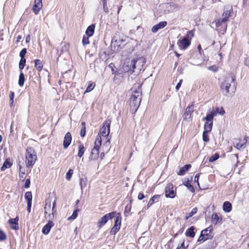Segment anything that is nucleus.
Masks as SVG:
<instances>
[{
  "label": "nucleus",
  "mask_w": 249,
  "mask_h": 249,
  "mask_svg": "<svg viewBox=\"0 0 249 249\" xmlns=\"http://www.w3.org/2000/svg\"><path fill=\"white\" fill-rule=\"evenodd\" d=\"M18 221V217L15 218H10L8 222L11 229L15 230H17L19 229Z\"/></svg>",
  "instance_id": "nucleus-19"
},
{
  "label": "nucleus",
  "mask_w": 249,
  "mask_h": 249,
  "mask_svg": "<svg viewBox=\"0 0 249 249\" xmlns=\"http://www.w3.org/2000/svg\"><path fill=\"white\" fill-rule=\"evenodd\" d=\"M85 151V148L84 146V145L82 143H80L78 145V156L79 158H81Z\"/></svg>",
  "instance_id": "nucleus-28"
},
{
  "label": "nucleus",
  "mask_w": 249,
  "mask_h": 249,
  "mask_svg": "<svg viewBox=\"0 0 249 249\" xmlns=\"http://www.w3.org/2000/svg\"><path fill=\"white\" fill-rule=\"evenodd\" d=\"M243 4L246 6H249V0H243Z\"/></svg>",
  "instance_id": "nucleus-64"
},
{
  "label": "nucleus",
  "mask_w": 249,
  "mask_h": 249,
  "mask_svg": "<svg viewBox=\"0 0 249 249\" xmlns=\"http://www.w3.org/2000/svg\"><path fill=\"white\" fill-rule=\"evenodd\" d=\"M177 249H185L184 247V241L181 243L180 246H178Z\"/></svg>",
  "instance_id": "nucleus-62"
},
{
  "label": "nucleus",
  "mask_w": 249,
  "mask_h": 249,
  "mask_svg": "<svg viewBox=\"0 0 249 249\" xmlns=\"http://www.w3.org/2000/svg\"><path fill=\"white\" fill-rule=\"evenodd\" d=\"M195 229V227L191 226L190 228H189L186 231L185 234L187 236H190L192 238L194 237L195 236V232H194V230Z\"/></svg>",
  "instance_id": "nucleus-26"
},
{
  "label": "nucleus",
  "mask_w": 249,
  "mask_h": 249,
  "mask_svg": "<svg viewBox=\"0 0 249 249\" xmlns=\"http://www.w3.org/2000/svg\"><path fill=\"white\" fill-rule=\"evenodd\" d=\"M141 101V96H140V92L136 93L135 95H131L130 99V106L132 111L135 112L140 106Z\"/></svg>",
  "instance_id": "nucleus-4"
},
{
  "label": "nucleus",
  "mask_w": 249,
  "mask_h": 249,
  "mask_svg": "<svg viewBox=\"0 0 249 249\" xmlns=\"http://www.w3.org/2000/svg\"><path fill=\"white\" fill-rule=\"evenodd\" d=\"M24 81H25L24 75L22 71H21L19 74V80H18V85L20 87H22L23 86Z\"/></svg>",
  "instance_id": "nucleus-34"
},
{
  "label": "nucleus",
  "mask_w": 249,
  "mask_h": 249,
  "mask_svg": "<svg viewBox=\"0 0 249 249\" xmlns=\"http://www.w3.org/2000/svg\"><path fill=\"white\" fill-rule=\"evenodd\" d=\"M194 36V32L193 31L191 30V31H189V32H188V33H187V37L189 39V37L190 38L189 39V40H191L192 38Z\"/></svg>",
  "instance_id": "nucleus-55"
},
{
  "label": "nucleus",
  "mask_w": 249,
  "mask_h": 249,
  "mask_svg": "<svg viewBox=\"0 0 249 249\" xmlns=\"http://www.w3.org/2000/svg\"><path fill=\"white\" fill-rule=\"evenodd\" d=\"M208 69L209 71H212L213 72H216L218 70V68L215 65H213L209 67L208 68Z\"/></svg>",
  "instance_id": "nucleus-54"
},
{
  "label": "nucleus",
  "mask_w": 249,
  "mask_h": 249,
  "mask_svg": "<svg viewBox=\"0 0 249 249\" xmlns=\"http://www.w3.org/2000/svg\"><path fill=\"white\" fill-rule=\"evenodd\" d=\"M43 0H34V5L32 8V10L35 15H38L40 10L43 7Z\"/></svg>",
  "instance_id": "nucleus-12"
},
{
  "label": "nucleus",
  "mask_w": 249,
  "mask_h": 249,
  "mask_svg": "<svg viewBox=\"0 0 249 249\" xmlns=\"http://www.w3.org/2000/svg\"><path fill=\"white\" fill-rule=\"evenodd\" d=\"M26 63V59L25 58H21L19 63V69L20 71L23 69Z\"/></svg>",
  "instance_id": "nucleus-40"
},
{
  "label": "nucleus",
  "mask_w": 249,
  "mask_h": 249,
  "mask_svg": "<svg viewBox=\"0 0 249 249\" xmlns=\"http://www.w3.org/2000/svg\"><path fill=\"white\" fill-rule=\"evenodd\" d=\"M219 107H216L214 111L211 113L207 114L205 117L203 118V120L206 121V122H213V117L216 116L218 113L223 115L225 113V110L222 107L220 108V112H218Z\"/></svg>",
  "instance_id": "nucleus-6"
},
{
  "label": "nucleus",
  "mask_w": 249,
  "mask_h": 249,
  "mask_svg": "<svg viewBox=\"0 0 249 249\" xmlns=\"http://www.w3.org/2000/svg\"><path fill=\"white\" fill-rule=\"evenodd\" d=\"M141 87H142V85L139 83L134 84L131 89L132 95H135L136 92H140V96H141V95H142Z\"/></svg>",
  "instance_id": "nucleus-22"
},
{
  "label": "nucleus",
  "mask_w": 249,
  "mask_h": 249,
  "mask_svg": "<svg viewBox=\"0 0 249 249\" xmlns=\"http://www.w3.org/2000/svg\"><path fill=\"white\" fill-rule=\"evenodd\" d=\"M123 45H124V40L120 38H113L111 41V46L112 48L114 49V51H118L122 48Z\"/></svg>",
  "instance_id": "nucleus-10"
},
{
  "label": "nucleus",
  "mask_w": 249,
  "mask_h": 249,
  "mask_svg": "<svg viewBox=\"0 0 249 249\" xmlns=\"http://www.w3.org/2000/svg\"><path fill=\"white\" fill-rule=\"evenodd\" d=\"M71 140L72 137L71 134L70 132H67L65 135L63 141L64 148H67L69 147L71 142Z\"/></svg>",
  "instance_id": "nucleus-17"
},
{
  "label": "nucleus",
  "mask_w": 249,
  "mask_h": 249,
  "mask_svg": "<svg viewBox=\"0 0 249 249\" xmlns=\"http://www.w3.org/2000/svg\"><path fill=\"white\" fill-rule=\"evenodd\" d=\"M34 61L36 68L38 71H41L43 68V64L41 60L39 59H35Z\"/></svg>",
  "instance_id": "nucleus-30"
},
{
  "label": "nucleus",
  "mask_w": 249,
  "mask_h": 249,
  "mask_svg": "<svg viewBox=\"0 0 249 249\" xmlns=\"http://www.w3.org/2000/svg\"><path fill=\"white\" fill-rule=\"evenodd\" d=\"M81 125H82V128L81 129V132H80V136L82 137H85V135H86V124L85 122H82L81 123Z\"/></svg>",
  "instance_id": "nucleus-36"
},
{
  "label": "nucleus",
  "mask_w": 249,
  "mask_h": 249,
  "mask_svg": "<svg viewBox=\"0 0 249 249\" xmlns=\"http://www.w3.org/2000/svg\"><path fill=\"white\" fill-rule=\"evenodd\" d=\"M232 12V8L231 6H228L225 7L224 12H223L222 16L223 21H225L226 22L228 20V18L231 16V14Z\"/></svg>",
  "instance_id": "nucleus-15"
},
{
  "label": "nucleus",
  "mask_w": 249,
  "mask_h": 249,
  "mask_svg": "<svg viewBox=\"0 0 249 249\" xmlns=\"http://www.w3.org/2000/svg\"><path fill=\"white\" fill-rule=\"evenodd\" d=\"M204 236H205L204 234H202V232H201V234L199 236L198 240H197V242H199V241H201L202 240H203V241H206V240L208 239L209 238V237L206 238H204Z\"/></svg>",
  "instance_id": "nucleus-53"
},
{
  "label": "nucleus",
  "mask_w": 249,
  "mask_h": 249,
  "mask_svg": "<svg viewBox=\"0 0 249 249\" xmlns=\"http://www.w3.org/2000/svg\"><path fill=\"white\" fill-rule=\"evenodd\" d=\"M79 209H76L75 210V211H73L72 215L68 218V219L69 220H73L74 219H75L77 217V213H78V212H79Z\"/></svg>",
  "instance_id": "nucleus-43"
},
{
  "label": "nucleus",
  "mask_w": 249,
  "mask_h": 249,
  "mask_svg": "<svg viewBox=\"0 0 249 249\" xmlns=\"http://www.w3.org/2000/svg\"><path fill=\"white\" fill-rule=\"evenodd\" d=\"M135 63L132 61V60L128 59L126 60L123 66V71L125 72H130L132 73L135 71L134 67Z\"/></svg>",
  "instance_id": "nucleus-7"
},
{
  "label": "nucleus",
  "mask_w": 249,
  "mask_h": 249,
  "mask_svg": "<svg viewBox=\"0 0 249 249\" xmlns=\"http://www.w3.org/2000/svg\"><path fill=\"white\" fill-rule=\"evenodd\" d=\"M55 204H56V200L55 199L53 202V207L52 208V213H49V214H48V217H49V219H53V217H54L53 213L55 212V211L54 209Z\"/></svg>",
  "instance_id": "nucleus-37"
},
{
  "label": "nucleus",
  "mask_w": 249,
  "mask_h": 249,
  "mask_svg": "<svg viewBox=\"0 0 249 249\" xmlns=\"http://www.w3.org/2000/svg\"><path fill=\"white\" fill-rule=\"evenodd\" d=\"M102 138L100 135H97L95 141L94 146L91 152L89 158L92 160L97 159L99 157V150L101 145Z\"/></svg>",
  "instance_id": "nucleus-5"
},
{
  "label": "nucleus",
  "mask_w": 249,
  "mask_h": 249,
  "mask_svg": "<svg viewBox=\"0 0 249 249\" xmlns=\"http://www.w3.org/2000/svg\"><path fill=\"white\" fill-rule=\"evenodd\" d=\"M248 140V137L246 136L244 138L243 140H240V142L236 143L234 146L238 150H240L241 148H244Z\"/></svg>",
  "instance_id": "nucleus-21"
},
{
  "label": "nucleus",
  "mask_w": 249,
  "mask_h": 249,
  "mask_svg": "<svg viewBox=\"0 0 249 249\" xmlns=\"http://www.w3.org/2000/svg\"><path fill=\"white\" fill-rule=\"evenodd\" d=\"M177 44L180 49L185 50L191 44V40L187 37H184L182 39L178 40Z\"/></svg>",
  "instance_id": "nucleus-9"
},
{
  "label": "nucleus",
  "mask_w": 249,
  "mask_h": 249,
  "mask_svg": "<svg viewBox=\"0 0 249 249\" xmlns=\"http://www.w3.org/2000/svg\"><path fill=\"white\" fill-rule=\"evenodd\" d=\"M103 3V7L104 11L107 14L109 12V9L107 5V0H103L101 1Z\"/></svg>",
  "instance_id": "nucleus-38"
},
{
  "label": "nucleus",
  "mask_w": 249,
  "mask_h": 249,
  "mask_svg": "<svg viewBox=\"0 0 249 249\" xmlns=\"http://www.w3.org/2000/svg\"><path fill=\"white\" fill-rule=\"evenodd\" d=\"M73 173V171L72 169H69L68 172L66 175V178L68 180H70L72 177V175Z\"/></svg>",
  "instance_id": "nucleus-42"
},
{
  "label": "nucleus",
  "mask_w": 249,
  "mask_h": 249,
  "mask_svg": "<svg viewBox=\"0 0 249 249\" xmlns=\"http://www.w3.org/2000/svg\"><path fill=\"white\" fill-rule=\"evenodd\" d=\"M52 219H49L48 223L45 225L42 228V232L43 234L47 235L48 234L51 228L54 226V223L52 221Z\"/></svg>",
  "instance_id": "nucleus-16"
},
{
  "label": "nucleus",
  "mask_w": 249,
  "mask_h": 249,
  "mask_svg": "<svg viewBox=\"0 0 249 249\" xmlns=\"http://www.w3.org/2000/svg\"><path fill=\"white\" fill-rule=\"evenodd\" d=\"M166 21H161L158 24L154 25L152 28V31L153 33H156L159 30L163 28L167 25Z\"/></svg>",
  "instance_id": "nucleus-20"
},
{
  "label": "nucleus",
  "mask_w": 249,
  "mask_h": 249,
  "mask_svg": "<svg viewBox=\"0 0 249 249\" xmlns=\"http://www.w3.org/2000/svg\"><path fill=\"white\" fill-rule=\"evenodd\" d=\"M121 224V217L120 216V215H118L116 217L114 225H116V226H117V227H120Z\"/></svg>",
  "instance_id": "nucleus-44"
},
{
  "label": "nucleus",
  "mask_w": 249,
  "mask_h": 249,
  "mask_svg": "<svg viewBox=\"0 0 249 249\" xmlns=\"http://www.w3.org/2000/svg\"><path fill=\"white\" fill-rule=\"evenodd\" d=\"M89 36H84L83 37V39H82V43L84 45H87L89 43Z\"/></svg>",
  "instance_id": "nucleus-50"
},
{
  "label": "nucleus",
  "mask_w": 249,
  "mask_h": 249,
  "mask_svg": "<svg viewBox=\"0 0 249 249\" xmlns=\"http://www.w3.org/2000/svg\"><path fill=\"white\" fill-rule=\"evenodd\" d=\"M191 167V164H186L180 169L178 172V175H183Z\"/></svg>",
  "instance_id": "nucleus-27"
},
{
  "label": "nucleus",
  "mask_w": 249,
  "mask_h": 249,
  "mask_svg": "<svg viewBox=\"0 0 249 249\" xmlns=\"http://www.w3.org/2000/svg\"><path fill=\"white\" fill-rule=\"evenodd\" d=\"M14 98V92L13 91H10V94L9 95L10 101L11 102L10 106H12L13 104Z\"/></svg>",
  "instance_id": "nucleus-52"
},
{
  "label": "nucleus",
  "mask_w": 249,
  "mask_h": 249,
  "mask_svg": "<svg viewBox=\"0 0 249 249\" xmlns=\"http://www.w3.org/2000/svg\"><path fill=\"white\" fill-rule=\"evenodd\" d=\"M213 231V228L212 226H210L208 228H206L205 230H203L201 231L202 234H204L205 236H208V232L209 231L210 233L212 232Z\"/></svg>",
  "instance_id": "nucleus-39"
},
{
  "label": "nucleus",
  "mask_w": 249,
  "mask_h": 249,
  "mask_svg": "<svg viewBox=\"0 0 249 249\" xmlns=\"http://www.w3.org/2000/svg\"><path fill=\"white\" fill-rule=\"evenodd\" d=\"M30 40H31L30 35H28L26 36V38H25L26 42L29 43L30 41Z\"/></svg>",
  "instance_id": "nucleus-63"
},
{
  "label": "nucleus",
  "mask_w": 249,
  "mask_h": 249,
  "mask_svg": "<svg viewBox=\"0 0 249 249\" xmlns=\"http://www.w3.org/2000/svg\"><path fill=\"white\" fill-rule=\"evenodd\" d=\"M145 197L144 195L142 193H140L138 196V198L139 200H142Z\"/></svg>",
  "instance_id": "nucleus-60"
},
{
  "label": "nucleus",
  "mask_w": 249,
  "mask_h": 249,
  "mask_svg": "<svg viewBox=\"0 0 249 249\" xmlns=\"http://www.w3.org/2000/svg\"><path fill=\"white\" fill-rule=\"evenodd\" d=\"M199 177V174H197L195 176V178H194V181L197 182L198 185H199V183H198Z\"/></svg>",
  "instance_id": "nucleus-61"
},
{
  "label": "nucleus",
  "mask_w": 249,
  "mask_h": 249,
  "mask_svg": "<svg viewBox=\"0 0 249 249\" xmlns=\"http://www.w3.org/2000/svg\"><path fill=\"white\" fill-rule=\"evenodd\" d=\"M184 185L190 192L192 193H194L195 192L194 187L189 183V181H187Z\"/></svg>",
  "instance_id": "nucleus-41"
},
{
  "label": "nucleus",
  "mask_w": 249,
  "mask_h": 249,
  "mask_svg": "<svg viewBox=\"0 0 249 249\" xmlns=\"http://www.w3.org/2000/svg\"><path fill=\"white\" fill-rule=\"evenodd\" d=\"M88 179L86 177H82L80 180V185L82 191L83 189L87 187Z\"/></svg>",
  "instance_id": "nucleus-29"
},
{
  "label": "nucleus",
  "mask_w": 249,
  "mask_h": 249,
  "mask_svg": "<svg viewBox=\"0 0 249 249\" xmlns=\"http://www.w3.org/2000/svg\"><path fill=\"white\" fill-rule=\"evenodd\" d=\"M213 122H206L204 124V131L210 132L212 129Z\"/></svg>",
  "instance_id": "nucleus-33"
},
{
  "label": "nucleus",
  "mask_w": 249,
  "mask_h": 249,
  "mask_svg": "<svg viewBox=\"0 0 249 249\" xmlns=\"http://www.w3.org/2000/svg\"><path fill=\"white\" fill-rule=\"evenodd\" d=\"M235 80V77L231 74H229L223 78V81L220 84V87L224 95L228 96L230 91L231 93L235 92L236 89L234 83Z\"/></svg>",
  "instance_id": "nucleus-1"
},
{
  "label": "nucleus",
  "mask_w": 249,
  "mask_h": 249,
  "mask_svg": "<svg viewBox=\"0 0 249 249\" xmlns=\"http://www.w3.org/2000/svg\"><path fill=\"white\" fill-rule=\"evenodd\" d=\"M231 204L228 201H225L223 206V209L224 211L227 213H229L231 211Z\"/></svg>",
  "instance_id": "nucleus-25"
},
{
  "label": "nucleus",
  "mask_w": 249,
  "mask_h": 249,
  "mask_svg": "<svg viewBox=\"0 0 249 249\" xmlns=\"http://www.w3.org/2000/svg\"><path fill=\"white\" fill-rule=\"evenodd\" d=\"M215 25H216V27H218L222 25L224 27V28H225V29L227 28V25L226 24V22L225 21H223L222 18L217 19L215 21Z\"/></svg>",
  "instance_id": "nucleus-32"
},
{
  "label": "nucleus",
  "mask_w": 249,
  "mask_h": 249,
  "mask_svg": "<svg viewBox=\"0 0 249 249\" xmlns=\"http://www.w3.org/2000/svg\"><path fill=\"white\" fill-rule=\"evenodd\" d=\"M94 30H95V25L94 24H91L90 26H89L86 31V34L88 36H91L94 33Z\"/></svg>",
  "instance_id": "nucleus-24"
},
{
  "label": "nucleus",
  "mask_w": 249,
  "mask_h": 249,
  "mask_svg": "<svg viewBox=\"0 0 249 249\" xmlns=\"http://www.w3.org/2000/svg\"><path fill=\"white\" fill-rule=\"evenodd\" d=\"M219 156L218 154L216 153L214 155L211 156L209 159L210 162H213L219 158Z\"/></svg>",
  "instance_id": "nucleus-49"
},
{
  "label": "nucleus",
  "mask_w": 249,
  "mask_h": 249,
  "mask_svg": "<svg viewBox=\"0 0 249 249\" xmlns=\"http://www.w3.org/2000/svg\"><path fill=\"white\" fill-rule=\"evenodd\" d=\"M208 133H209V132H206V131H204L203 133V135H202L203 140V141H204L205 142H208L209 141V136L208 135Z\"/></svg>",
  "instance_id": "nucleus-45"
},
{
  "label": "nucleus",
  "mask_w": 249,
  "mask_h": 249,
  "mask_svg": "<svg viewBox=\"0 0 249 249\" xmlns=\"http://www.w3.org/2000/svg\"><path fill=\"white\" fill-rule=\"evenodd\" d=\"M51 211H52L51 201L49 199H47L46 200V205L44 207L45 217L46 219H49L48 214L51 213Z\"/></svg>",
  "instance_id": "nucleus-18"
},
{
  "label": "nucleus",
  "mask_w": 249,
  "mask_h": 249,
  "mask_svg": "<svg viewBox=\"0 0 249 249\" xmlns=\"http://www.w3.org/2000/svg\"><path fill=\"white\" fill-rule=\"evenodd\" d=\"M159 197V196L158 195L154 196L152 198H150L149 201L152 204H153L154 203L155 199L158 198Z\"/></svg>",
  "instance_id": "nucleus-57"
},
{
  "label": "nucleus",
  "mask_w": 249,
  "mask_h": 249,
  "mask_svg": "<svg viewBox=\"0 0 249 249\" xmlns=\"http://www.w3.org/2000/svg\"><path fill=\"white\" fill-rule=\"evenodd\" d=\"M194 105L193 103L189 106L186 109L184 114V119L189 121L192 118V113L194 111Z\"/></svg>",
  "instance_id": "nucleus-13"
},
{
  "label": "nucleus",
  "mask_w": 249,
  "mask_h": 249,
  "mask_svg": "<svg viewBox=\"0 0 249 249\" xmlns=\"http://www.w3.org/2000/svg\"><path fill=\"white\" fill-rule=\"evenodd\" d=\"M132 61L135 63V69H137L139 71H141L143 65L145 63V59L143 57H140L136 59H132Z\"/></svg>",
  "instance_id": "nucleus-11"
},
{
  "label": "nucleus",
  "mask_w": 249,
  "mask_h": 249,
  "mask_svg": "<svg viewBox=\"0 0 249 249\" xmlns=\"http://www.w3.org/2000/svg\"><path fill=\"white\" fill-rule=\"evenodd\" d=\"M115 213H108L103 216L98 222V227L101 228L103 225L107 223L109 219H111L114 215Z\"/></svg>",
  "instance_id": "nucleus-8"
},
{
  "label": "nucleus",
  "mask_w": 249,
  "mask_h": 249,
  "mask_svg": "<svg viewBox=\"0 0 249 249\" xmlns=\"http://www.w3.org/2000/svg\"><path fill=\"white\" fill-rule=\"evenodd\" d=\"M182 82V80H180L179 82L177 85V86L176 87V89L177 90H178L180 88Z\"/></svg>",
  "instance_id": "nucleus-59"
},
{
  "label": "nucleus",
  "mask_w": 249,
  "mask_h": 249,
  "mask_svg": "<svg viewBox=\"0 0 249 249\" xmlns=\"http://www.w3.org/2000/svg\"><path fill=\"white\" fill-rule=\"evenodd\" d=\"M197 211L196 208H193L191 212L188 213V216L186 217V219H188L189 217L192 216L193 215L196 214Z\"/></svg>",
  "instance_id": "nucleus-47"
},
{
  "label": "nucleus",
  "mask_w": 249,
  "mask_h": 249,
  "mask_svg": "<svg viewBox=\"0 0 249 249\" xmlns=\"http://www.w3.org/2000/svg\"><path fill=\"white\" fill-rule=\"evenodd\" d=\"M12 165V163L10 162V160L8 159L5 161L3 165L1 167V170L4 171L6 169L10 168Z\"/></svg>",
  "instance_id": "nucleus-31"
},
{
  "label": "nucleus",
  "mask_w": 249,
  "mask_h": 249,
  "mask_svg": "<svg viewBox=\"0 0 249 249\" xmlns=\"http://www.w3.org/2000/svg\"><path fill=\"white\" fill-rule=\"evenodd\" d=\"M25 198L27 200V203H32V195L31 192H27L25 194Z\"/></svg>",
  "instance_id": "nucleus-35"
},
{
  "label": "nucleus",
  "mask_w": 249,
  "mask_h": 249,
  "mask_svg": "<svg viewBox=\"0 0 249 249\" xmlns=\"http://www.w3.org/2000/svg\"><path fill=\"white\" fill-rule=\"evenodd\" d=\"M212 219L213 222L214 223L215 225L217 224L218 223L221 222L222 220L221 216L219 215L216 213H213L212 215Z\"/></svg>",
  "instance_id": "nucleus-23"
},
{
  "label": "nucleus",
  "mask_w": 249,
  "mask_h": 249,
  "mask_svg": "<svg viewBox=\"0 0 249 249\" xmlns=\"http://www.w3.org/2000/svg\"><path fill=\"white\" fill-rule=\"evenodd\" d=\"M110 122L109 120L106 121L100 130V134L98 135H100L101 137H107V141L104 144V146H105L107 147V150H109L108 148L110 146L109 139H108L107 136L110 132Z\"/></svg>",
  "instance_id": "nucleus-2"
},
{
  "label": "nucleus",
  "mask_w": 249,
  "mask_h": 249,
  "mask_svg": "<svg viewBox=\"0 0 249 249\" xmlns=\"http://www.w3.org/2000/svg\"><path fill=\"white\" fill-rule=\"evenodd\" d=\"M30 179H27L25 181V187L28 188L30 187Z\"/></svg>",
  "instance_id": "nucleus-58"
},
{
  "label": "nucleus",
  "mask_w": 249,
  "mask_h": 249,
  "mask_svg": "<svg viewBox=\"0 0 249 249\" xmlns=\"http://www.w3.org/2000/svg\"><path fill=\"white\" fill-rule=\"evenodd\" d=\"M6 238V235L4 233L0 230V241H3Z\"/></svg>",
  "instance_id": "nucleus-56"
},
{
  "label": "nucleus",
  "mask_w": 249,
  "mask_h": 249,
  "mask_svg": "<svg viewBox=\"0 0 249 249\" xmlns=\"http://www.w3.org/2000/svg\"><path fill=\"white\" fill-rule=\"evenodd\" d=\"M27 53L26 49L24 48L20 52L19 56L21 57V58L24 59V56Z\"/></svg>",
  "instance_id": "nucleus-51"
},
{
  "label": "nucleus",
  "mask_w": 249,
  "mask_h": 249,
  "mask_svg": "<svg viewBox=\"0 0 249 249\" xmlns=\"http://www.w3.org/2000/svg\"><path fill=\"white\" fill-rule=\"evenodd\" d=\"M26 164L27 166H33L36 160L37 156L35 150L31 147H28L26 151Z\"/></svg>",
  "instance_id": "nucleus-3"
},
{
  "label": "nucleus",
  "mask_w": 249,
  "mask_h": 249,
  "mask_svg": "<svg viewBox=\"0 0 249 249\" xmlns=\"http://www.w3.org/2000/svg\"><path fill=\"white\" fill-rule=\"evenodd\" d=\"M95 83H90L88 88H87L86 89V92H90L91 91V90H93V89L95 87Z\"/></svg>",
  "instance_id": "nucleus-46"
},
{
  "label": "nucleus",
  "mask_w": 249,
  "mask_h": 249,
  "mask_svg": "<svg viewBox=\"0 0 249 249\" xmlns=\"http://www.w3.org/2000/svg\"><path fill=\"white\" fill-rule=\"evenodd\" d=\"M120 227H117L116 225H114L113 228L111 229L110 233L111 234H115L120 229Z\"/></svg>",
  "instance_id": "nucleus-48"
},
{
  "label": "nucleus",
  "mask_w": 249,
  "mask_h": 249,
  "mask_svg": "<svg viewBox=\"0 0 249 249\" xmlns=\"http://www.w3.org/2000/svg\"><path fill=\"white\" fill-rule=\"evenodd\" d=\"M176 193L173 190V185L171 183L168 184L165 187V196L167 197L174 198Z\"/></svg>",
  "instance_id": "nucleus-14"
}]
</instances>
